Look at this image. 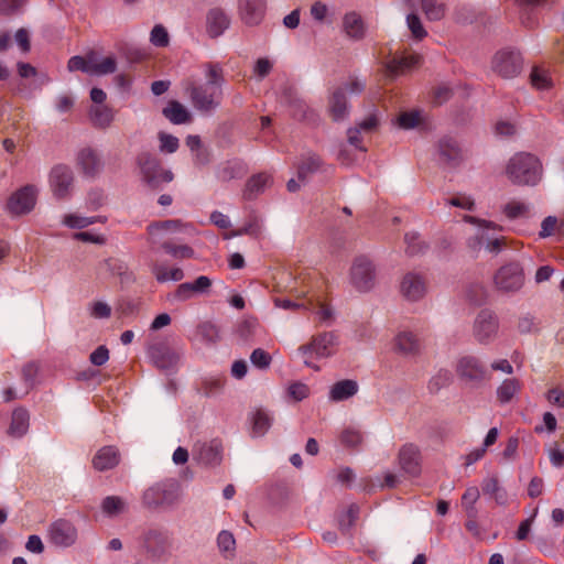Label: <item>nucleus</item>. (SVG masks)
<instances>
[{"mask_svg":"<svg viewBox=\"0 0 564 564\" xmlns=\"http://www.w3.org/2000/svg\"><path fill=\"white\" fill-rule=\"evenodd\" d=\"M507 174L514 184L535 185L541 180L542 165L534 155L518 153L510 159Z\"/></svg>","mask_w":564,"mask_h":564,"instance_id":"f257e3e1","label":"nucleus"},{"mask_svg":"<svg viewBox=\"0 0 564 564\" xmlns=\"http://www.w3.org/2000/svg\"><path fill=\"white\" fill-rule=\"evenodd\" d=\"M463 220L478 227L477 234L468 239V247L470 249L478 250L484 245L488 252L499 253L507 246L506 237L490 238L486 235L487 230L501 231L502 227L500 225L469 215H465Z\"/></svg>","mask_w":564,"mask_h":564,"instance_id":"f03ea898","label":"nucleus"},{"mask_svg":"<svg viewBox=\"0 0 564 564\" xmlns=\"http://www.w3.org/2000/svg\"><path fill=\"white\" fill-rule=\"evenodd\" d=\"M305 296L301 302L291 301L288 299H274V304L283 310H297L303 307L312 311L318 317L321 323H328L333 318V312L327 305L321 292H315L312 289H306L300 292L299 296Z\"/></svg>","mask_w":564,"mask_h":564,"instance_id":"7ed1b4c3","label":"nucleus"},{"mask_svg":"<svg viewBox=\"0 0 564 564\" xmlns=\"http://www.w3.org/2000/svg\"><path fill=\"white\" fill-rule=\"evenodd\" d=\"M180 498V485L176 480L167 479L156 482L144 490L142 503L149 509H167Z\"/></svg>","mask_w":564,"mask_h":564,"instance_id":"20e7f679","label":"nucleus"},{"mask_svg":"<svg viewBox=\"0 0 564 564\" xmlns=\"http://www.w3.org/2000/svg\"><path fill=\"white\" fill-rule=\"evenodd\" d=\"M140 541L145 553L154 560H159L167 554L173 544L171 532L165 527L159 524H151L145 528Z\"/></svg>","mask_w":564,"mask_h":564,"instance_id":"39448f33","label":"nucleus"},{"mask_svg":"<svg viewBox=\"0 0 564 564\" xmlns=\"http://www.w3.org/2000/svg\"><path fill=\"white\" fill-rule=\"evenodd\" d=\"M137 164L140 170L142 180L153 188L159 187L163 183L173 181V173L162 167L160 159L148 151H142L137 156Z\"/></svg>","mask_w":564,"mask_h":564,"instance_id":"423d86ee","label":"nucleus"},{"mask_svg":"<svg viewBox=\"0 0 564 564\" xmlns=\"http://www.w3.org/2000/svg\"><path fill=\"white\" fill-rule=\"evenodd\" d=\"M337 345V335L334 332H324L313 336L308 344L302 345L299 348V352L301 354L303 361L307 367H312L317 370L318 367L314 366L311 359L314 356L317 358L332 356L336 351Z\"/></svg>","mask_w":564,"mask_h":564,"instance_id":"0eeeda50","label":"nucleus"},{"mask_svg":"<svg viewBox=\"0 0 564 564\" xmlns=\"http://www.w3.org/2000/svg\"><path fill=\"white\" fill-rule=\"evenodd\" d=\"M455 370L458 378L471 387H479L491 377L485 364L473 355L459 357L456 361Z\"/></svg>","mask_w":564,"mask_h":564,"instance_id":"6e6552de","label":"nucleus"},{"mask_svg":"<svg viewBox=\"0 0 564 564\" xmlns=\"http://www.w3.org/2000/svg\"><path fill=\"white\" fill-rule=\"evenodd\" d=\"M188 91L194 108L205 113L216 110L223 98V90L212 85H193Z\"/></svg>","mask_w":564,"mask_h":564,"instance_id":"1a4fd4ad","label":"nucleus"},{"mask_svg":"<svg viewBox=\"0 0 564 564\" xmlns=\"http://www.w3.org/2000/svg\"><path fill=\"white\" fill-rule=\"evenodd\" d=\"M498 329V316L488 308L481 310L474 319L473 336L481 345L491 343L497 337Z\"/></svg>","mask_w":564,"mask_h":564,"instance_id":"9d476101","label":"nucleus"},{"mask_svg":"<svg viewBox=\"0 0 564 564\" xmlns=\"http://www.w3.org/2000/svg\"><path fill=\"white\" fill-rule=\"evenodd\" d=\"M496 288L505 293L518 292L524 283L523 269L518 262L502 265L494 278Z\"/></svg>","mask_w":564,"mask_h":564,"instance_id":"9b49d317","label":"nucleus"},{"mask_svg":"<svg viewBox=\"0 0 564 564\" xmlns=\"http://www.w3.org/2000/svg\"><path fill=\"white\" fill-rule=\"evenodd\" d=\"M39 189L28 184L11 194L7 202V209L11 215L21 216L31 213L36 204Z\"/></svg>","mask_w":564,"mask_h":564,"instance_id":"f8f14e48","label":"nucleus"},{"mask_svg":"<svg viewBox=\"0 0 564 564\" xmlns=\"http://www.w3.org/2000/svg\"><path fill=\"white\" fill-rule=\"evenodd\" d=\"M48 183L56 199H67L74 185V173L69 166L57 164L50 172Z\"/></svg>","mask_w":564,"mask_h":564,"instance_id":"ddd939ff","label":"nucleus"},{"mask_svg":"<svg viewBox=\"0 0 564 564\" xmlns=\"http://www.w3.org/2000/svg\"><path fill=\"white\" fill-rule=\"evenodd\" d=\"M351 284L358 291H369L376 281V271L373 263L365 256L357 257L350 268Z\"/></svg>","mask_w":564,"mask_h":564,"instance_id":"4468645a","label":"nucleus"},{"mask_svg":"<svg viewBox=\"0 0 564 564\" xmlns=\"http://www.w3.org/2000/svg\"><path fill=\"white\" fill-rule=\"evenodd\" d=\"M522 57L511 50H501L492 57V70L503 78H513L521 73Z\"/></svg>","mask_w":564,"mask_h":564,"instance_id":"2eb2a0df","label":"nucleus"},{"mask_svg":"<svg viewBox=\"0 0 564 564\" xmlns=\"http://www.w3.org/2000/svg\"><path fill=\"white\" fill-rule=\"evenodd\" d=\"M379 117L376 112L370 113L364 120H361L355 128H350L347 131V138L349 144L360 151H366L364 142L367 138L373 134L379 127Z\"/></svg>","mask_w":564,"mask_h":564,"instance_id":"dca6fc26","label":"nucleus"},{"mask_svg":"<svg viewBox=\"0 0 564 564\" xmlns=\"http://www.w3.org/2000/svg\"><path fill=\"white\" fill-rule=\"evenodd\" d=\"M78 533L75 525L65 519L54 521L48 528V539L58 547H69L75 544Z\"/></svg>","mask_w":564,"mask_h":564,"instance_id":"f3484780","label":"nucleus"},{"mask_svg":"<svg viewBox=\"0 0 564 564\" xmlns=\"http://www.w3.org/2000/svg\"><path fill=\"white\" fill-rule=\"evenodd\" d=\"M401 294L411 302L424 297L427 292V281L424 274L415 271L405 273L400 284Z\"/></svg>","mask_w":564,"mask_h":564,"instance_id":"a211bd4d","label":"nucleus"},{"mask_svg":"<svg viewBox=\"0 0 564 564\" xmlns=\"http://www.w3.org/2000/svg\"><path fill=\"white\" fill-rule=\"evenodd\" d=\"M421 64V56L414 53L394 55L384 65L386 75L390 78H394L400 75H404Z\"/></svg>","mask_w":564,"mask_h":564,"instance_id":"6ab92c4d","label":"nucleus"},{"mask_svg":"<svg viewBox=\"0 0 564 564\" xmlns=\"http://www.w3.org/2000/svg\"><path fill=\"white\" fill-rule=\"evenodd\" d=\"M393 349L404 357H415L421 354L422 343L416 334L403 329L398 332L394 336Z\"/></svg>","mask_w":564,"mask_h":564,"instance_id":"aec40b11","label":"nucleus"},{"mask_svg":"<svg viewBox=\"0 0 564 564\" xmlns=\"http://www.w3.org/2000/svg\"><path fill=\"white\" fill-rule=\"evenodd\" d=\"M77 166L85 176L94 177L99 174L104 163L97 150L86 147L79 150L76 158Z\"/></svg>","mask_w":564,"mask_h":564,"instance_id":"412c9836","label":"nucleus"},{"mask_svg":"<svg viewBox=\"0 0 564 564\" xmlns=\"http://www.w3.org/2000/svg\"><path fill=\"white\" fill-rule=\"evenodd\" d=\"M238 11L247 25H258L265 12V0H238Z\"/></svg>","mask_w":564,"mask_h":564,"instance_id":"4be33fe9","label":"nucleus"},{"mask_svg":"<svg viewBox=\"0 0 564 564\" xmlns=\"http://www.w3.org/2000/svg\"><path fill=\"white\" fill-rule=\"evenodd\" d=\"M221 444L218 441L196 444L193 449L194 459L205 466H215L221 462Z\"/></svg>","mask_w":564,"mask_h":564,"instance_id":"5701e85b","label":"nucleus"},{"mask_svg":"<svg viewBox=\"0 0 564 564\" xmlns=\"http://www.w3.org/2000/svg\"><path fill=\"white\" fill-rule=\"evenodd\" d=\"M440 159L451 165L457 166L464 160L463 149L452 137H444L438 142Z\"/></svg>","mask_w":564,"mask_h":564,"instance_id":"b1692460","label":"nucleus"},{"mask_svg":"<svg viewBox=\"0 0 564 564\" xmlns=\"http://www.w3.org/2000/svg\"><path fill=\"white\" fill-rule=\"evenodd\" d=\"M230 25V18L221 8H212L206 15V30L210 37L220 36Z\"/></svg>","mask_w":564,"mask_h":564,"instance_id":"393cba45","label":"nucleus"},{"mask_svg":"<svg viewBox=\"0 0 564 564\" xmlns=\"http://www.w3.org/2000/svg\"><path fill=\"white\" fill-rule=\"evenodd\" d=\"M189 228V225L183 224L178 219H169L163 221L151 223L147 227V231L152 242H158L161 239L162 234L164 232L186 231Z\"/></svg>","mask_w":564,"mask_h":564,"instance_id":"a878e982","label":"nucleus"},{"mask_svg":"<svg viewBox=\"0 0 564 564\" xmlns=\"http://www.w3.org/2000/svg\"><path fill=\"white\" fill-rule=\"evenodd\" d=\"M399 463L406 474L417 475L420 471L417 447L413 444L403 445L399 452Z\"/></svg>","mask_w":564,"mask_h":564,"instance_id":"bb28decb","label":"nucleus"},{"mask_svg":"<svg viewBox=\"0 0 564 564\" xmlns=\"http://www.w3.org/2000/svg\"><path fill=\"white\" fill-rule=\"evenodd\" d=\"M481 490L484 495L492 498L499 506H507L509 502L507 490L500 486L499 479L495 475L482 480Z\"/></svg>","mask_w":564,"mask_h":564,"instance_id":"cd10ccee","label":"nucleus"},{"mask_svg":"<svg viewBox=\"0 0 564 564\" xmlns=\"http://www.w3.org/2000/svg\"><path fill=\"white\" fill-rule=\"evenodd\" d=\"M359 386L357 381L351 379H344L335 382L329 390V400L340 402L348 400L357 394Z\"/></svg>","mask_w":564,"mask_h":564,"instance_id":"c85d7f7f","label":"nucleus"},{"mask_svg":"<svg viewBox=\"0 0 564 564\" xmlns=\"http://www.w3.org/2000/svg\"><path fill=\"white\" fill-rule=\"evenodd\" d=\"M119 452L113 446H104L93 459L94 467L100 471L111 469L119 464Z\"/></svg>","mask_w":564,"mask_h":564,"instance_id":"c756f323","label":"nucleus"},{"mask_svg":"<svg viewBox=\"0 0 564 564\" xmlns=\"http://www.w3.org/2000/svg\"><path fill=\"white\" fill-rule=\"evenodd\" d=\"M271 176L267 173H258L250 177L243 191V198L251 200L259 194L263 193L267 187L271 185Z\"/></svg>","mask_w":564,"mask_h":564,"instance_id":"7c9ffc66","label":"nucleus"},{"mask_svg":"<svg viewBox=\"0 0 564 564\" xmlns=\"http://www.w3.org/2000/svg\"><path fill=\"white\" fill-rule=\"evenodd\" d=\"M343 28L346 35L352 40H361L365 36V23L361 17L356 12L345 14Z\"/></svg>","mask_w":564,"mask_h":564,"instance_id":"2f4dec72","label":"nucleus"},{"mask_svg":"<svg viewBox=\"0 0 564 564\" xmlns=\"http://www.w3.org/2000/svg\"><path fill=\"white\" fill-rule=\"evenodd\" d=\"M329 111L334 120H341L348 113L347 99L343 87H338L329 99Z\"/></svg>","mask_w":564,"mask_h":564,"instance_id":"473e14b6","label":"nucleus"},{"mask_svg":"<svg viewBox=\"0 0 564 564\" xmlns=\"http://www.w3.org/2000/svg\"><path fill=\"white\" fill-rule=\"evenodd\" d=\"M29 413L25 409H15L9 427V434L14 437L23 436L29 429Z\"/></svg>","mask_w":564,"mask_h":564,"instance_id":"72a5a7b5","label":"nucleus"},{"mask_svg":"<svg viewBox=\"0 0 564 564\" xmlns=\"http://www.w3.org/2000/svg\"><path fill=\"white\" fill-rule=\"evenodd\" d=\"M163 115L173 123L182 124L191 120L188 110L178 101L172 100L163 109Z\"/></svg>","mask_w":564,"mask_h":564,"instance_id":"f704fd0d","label":"nucleus"},{"mask_svg":"<svg viewBox=\"0 0 564 564\" xmlns=\"http://www.w3.org/2000/svg\"><path fill=\"white\" fill-rule=\"evenodd\" d=\"M93 124L97 128L105 129L110 126L113 120L112 110L106 106H95L89 110Z\"/></svg>","mask_w":564,"mask_h":564,"instance_id":"c9c22d12","label":"nucleus"},{"mask_svg":"<svg viewBox=\"0 0 564 564\" xmlns=\"http://www.w3.org/2000/svg\"><path fill=\"white\" fill-rule=\"evenodd\" d=\"M152 272L155 276V279L159 282H166V281H181L184 278V273L182 269L180 268H167L164 264L161 263H154L152 267Z\"/></svg>","mask_w":564,"mask_h":564,"instance_id":"e433bc0d","label":"nucleus"},{"mask_svg":"<svg viewBox=\"0 0 564 564\" xmlns=\"http://www.w3.org/2000/svg\"><path fill=\"white\" fill-rule=\"evenodd\" d=\"M453 381V375L447 369H440L430 380L427 383V390L430 393L436 394L438 393L443 388H446L451 384Z\"/></svg>","mask_w":564,"mask_h":564,"instance_id":"4c0bfd02","label":"nucleus"},{"mask_svg":"<svg viewBox=\"0 0 564 564\" xmlns=\"http://www.w3.org/2000/svg\"><path fill=\"white\" fill-rule=\"evenodd\" d=\"M126 508V501L118 496H108L101 502L102 512L110 518L117 517L120 513L124 512Z\"/></svg>","mask_w":564,"mask_h":564,"instance_id":"58836bf2","label":"nucleus"},{"mask_svg":"<svg viewBox=\"0 0 564 564\" xmlns=\"http://www.w3.org/2000/svg\"><path fill=\"white\" fill-rule=\"evenodd\" d=\"M322 164V160L316 154H307L303 158L301 164L297 167V176L300 180L304 181L308 175L316 172Z\"/></svg>","mask_w":564,"mask_h":564,"instance_id":"ea45409f","label":"nucleus"},{"mask_svg":"<svg viewBox=\"0 0 564 564\" xmlns=\"http://www.w3.org/2000/svg\"><path fill=\"white\" fill-rule=\"evenodd\" d=\"M405 253L410 257L419 256L427 250V245L416 232H408L404 236Z\"/></svg>","mask_w":564,"mask_h":564,"instance_id":"a19ab883","label":"nucleus"},{"mask_svg":"<svg viewBox=\"0 0 564 564\" xmlns=\"http://www.w3.org/2000/svg\"><path fill=\"white\" fill-rule=\"evenodd\" d=\"M521 384L517 379H506L497 389V398L501 403L509 402L520 390Z\"/></svg>","mask_w":564,"mask_h":564,"instance_id":"79ce46f5","label":"nucleus"},{"mask_svg":"<svg viewBox=\"0 0 564 564\" xmlns=\"http://www.w3.org/2000/svg\"><path fill=\"white\" fill-rule=\"evenodd\" d=\"M359 507L355 503L350 505L348 509L338 516V527L344 534H348L358 519Z\"/></svg>","mask_w":564,"mask_h":564,"instance_id":"37998d69","label":"nucleus"},{"mask_svg":"<svg viewBox=\"0 0 564 564\" xmlns=\"http://www.w3.org/2000/svg\"><path fill=\"white\" fill-rule=\"evenodd\" d=\"M117 62L113 56H107L98 62L97 53L94 52V62L91 66V75H107L115 73Z\"/></svg>","mask_w":564,"mask_h":564,"instance_id":"c03bdc74","label":"nucleus"},{"mask_svg":"<svg viewBox=\"0 0 564 564\" xmlns=\"http://www.w3.org/2000/svg\"><path fill=\"white\" fill-rule=\"evenodd\" d=\"M94 62V52H90L86 55V57L83 56H73L69 58L67 68L69 72H76L80 70L83 73H87L91 75V66Z\"/></svg>","mask_w":564,"mask_h":564,"instance_id":"a18cd8bd","label":"nucleus"},{"mask_svg":"<svg viewBox=\"0 0 564 564\" xmlns=\"http://www.w3.org/2000/svg\"><path fill=\"white\" fill-rule=\"evenodd\" d=\"M272 416L263 411L257 410L252 416V429L257 435H263L271 427Z\"/></svg>","mask_w":564,"mask_h":564,"instance_id":"49530a36","label":"nucleus"},{"mask_svg":"<svg viewBox=\"0 0 564 564\" xmlns=\"http://www.w3.org/2000/svg\"><path fill=\"white\" fill-rule=\"evenodd\" d=\"M163 250L175 259H189L194 257V250L187 245H175L171 241L162 243Z\"/></svg>","mask_w":564,"mask_h":564,"instance_id":"de8ad7c7","label":"nucleus"},{"mask_svg":"<svg viewBox=\"0 0 564 564\" xmlns=\"http://www.w3.org/2000/svg\"><path fill=\"white\" fill-rule=\"evenodd\" d=\"M503 213L507 218L513 220L517 218L527 217L530 213V207L523 202L511 200L505 205Z\"/></svg>","mask_w":564,"mask_h":564,"instance_id":"09e8293b","label":"nucleus"},{"mask_svg":"<svg viewBox=\"0 0 564 564\" xmlns=\"http://www.w3.org/2000/svg\"><path fill=\"white\" fill-rule=\"evenodd\" d=\"M422 10L431 21H438L445 14L444 4L437 0H422Z\"/></svg>","mask_w":564,"mask_h":564,"instance_id":"8fccbe9b","label":"nucleus"},{"mask_svg":"<svg viewBox=\"0 0 564 564\" xmlns=\"http://www.w3.org/2000/svg\"><path fill=\"white\" fill-rule=\"evenodd\" d=\"M98 220V217H84L76 214H67L64 216L62 223L66 227L82 229L95 224Z\"/></svg>","mask_w":564,"mask_h":564,"instance_id":"3c124183","label":"nucleus"},{"mask_svg":"<svg viewBox=\"0 0 564 564\" xmlns=\"http://www.w3.org/2000/svg\"><path fill=\"white\" fill-rule=\"evenodd\" d=\"M207 83L205 85H212L221 89L224 83L223 68L219 64H207L206 65Z\"/></svg>","mask_w":564,"mask_h":564,"instance_id":"603ef678","label":"nucleus"},{"mask_svg":"<svg viewBox=\"0 0 564 564\" xmlns=\"http://www.w3.org/2000/svg\"><path fill=\"white\" fill-rule=\"evenodd\" d=\"M242 173V166L238 162H227L226 165H224L218 171V178L227 182L232 178L239 177Z\"/></svg>","mask_w":564,"mask_h":564,"instance_id":"864d4df0","label":"nucleus"},{"mask_svg":"<svg viewBox=\"0 0 564 564\" xmlns=\"http://www.w3.org/2000/svg\"><path fill=\"white\" fill-rule=\"evenodd\" d=\"M446 204L465 210H474L476 206L475 200L466 194H456L446 199Z\"/></svg>","mask_w":564,"mask_h":564,"instance_id":"5fc2aeb1","label":"nucleus"},{"mask_svg":"<svg viewBox=\"0 0 564 564\" xmlns=\"http://www.w3.org/2000/svg\"><path fill=\"white\" fill-rule=\"evenodd\" d=\"M560 230L561 225L558 224V219L555 216H547L541 224L539 236L541 238H547Z\"/></svg>","mask_w":564,"mask_h":564,"instance_id":"6e6d98bb","label":"nucleus"},{"mask_svg":"<svg viewBox=\"0 0 564 564\" xmlns=\"http://www.w3.org/2000/svg\"><path fill=\"white\" fill-rule=\"evenodd\" d=\"M421 122L420 112L416 110L402 112L398 117V123L401 128L412 129Z\"/></svg>","mask_w":564,"mask_h":564,"instance_id":"4d7b16f0","label":"nucleus"},{"mask_svg":"<svg viewBox=\"0 0 564 564\" xmlns=\"http://www.w3.org/2000/svg\"><path fill=\"white\" fill-rule=\"evenodd\" d=\"M150 41L155 46H166L169 44V34L166 29L161 24L155 25L151 31Z\"/></svg>","mask_w":564,"mask_h":564,"instance_id":"13d9d810","label":"nucleus"},{"mask_svg":"<svg viewBox=\"0 0 564 564\" xmlns=\"http://www.w3.org/2000/svg\"><path fill=\"white\" fill-rule=\"evenodd\" d=\"M406 23L412 35L415 39L421 40L424 36H426V31L424 30L420 18L415 13H411L408 15Z\"/></svg>","mask_w":564,"mask_h":564,"instance_id":"bf43d9fd","label":"nucleus"},{"mask_svg":"<svg viewBox=\"0 0 564 564\" xmlns=\"http://www.w3.org/2000/svg\"><path fill=\"white\" fill-rule=\"evenodd\" d=\"M250 360L253 366L265 369L271 364V356L261 348H257L251 352Z\"/></svg>","mask_w":564,"mask_h":564,"instance_id":"052dcab7","label":"nucleus"},{"mask_svg":"<svg viewBox=\"0 0 564 564\" xmlns=\"http://www.w3.org/2000/svg\"><path fill=\"white\" fill-rule=\"evenodd\" d=\"M187 283L194 295L207 293L212 286V280L206 275H200L195 281Z\"/></svg>","mask_w":564,"mask_h":564,"instance_id":"680f3d73","label":"nucleus"},{"mask_svg":"<svg viewBox=\"0 0 564 564\" xmlns=\"http://www.w3.org/2000/svg\"><path fill=\"white\" fill-rule=\"evenodd\" d=\"M160 150L165 153H174L178 149V139L171 134L160 133Z\"/></svg>","mask_w":564,"mask_h":564,"instance_id":"e2e57ef3","label":"nucleus"},{"mask_svg":"<svg viewBox=\"0 0 564 564\" xmlns=\"http://www.w3.org/2000/svg\"><path fill=\"white\" fill-rule=\"evenodd\" d=\"M531 83L538 89H545L550 86V78L546 72L534 67L531 73Z\"/></svg>","mask_w":564,"mask_h":564,"instance_id":"0e129e2a","label":"nucleus"},{"mask_svg":"<svg viewBox=\"0 0 564 564\" xmlns=\"http://www.w3.org/2000/svg\"><path fill=\"white\" fill-rule=\"evenodd\" d=\"M224 383L225 378L223 377L207 378L203 382L204 393L206 395H213L223 389Z\"/></svg>","mask_w":564,"mask_h":564,"instance_id":"69168bd1","label":"nucleus"},{"mask_svg":"<svg viewBox=\"0 0 564 564\" xmlns=\"http://www.w3.org/2000/svg\"><path fill=\"white\" fill-rule=\"evenodd\" d=\"M217 544L221 552H229L235 549V538L229 531H221L217 536Z\"/></svg>","mask_w":564,"mask_h":564,"instance_id":"338daca9","label":"nucleus"},{"mask_svg":"<svg viewBox=\"0 0 564 564\" xmlns=\"http://www.w3.org/2000/svg\"><path fill=\"white\" fill-rule=\"evenodd\" d=\"M340 441L345 446L356 447L361 443V434L358 431L347 429L343 431Z\"/></svg>","mask_w":564,"mask_h":564,"instance_id":"774afa93","label":"nucleus"}]
</instances>
